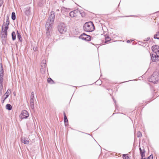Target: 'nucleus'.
Returning a JSON list of instances; mask_svg holds the SVG:
<instances>
[{
    "mask_svg": "<svg viewBox=\"0 0 159 159\" xmlns=\"http://www.w3.org/2000/svg\"><path fill=\"white\" fill-rule=\"evenodd\" d=\"M55 14L54 12L52 11L47 21L46 24V33L48 36L50 35V31L51 30V27L52 26L53 22L54 20V18Z\"/></svg>",
    "mask_w": 159,
    "mask_h": 159,
    "instance_id": "nucleus-1",
    "label": "nucleus"
},
{
    "mask_svg": "<svg viewBox=\"0 0 159 159\" xmlns=\"http://www.w3.org/2000/svg\"><path fill=\"white\" fill-rule=\"evenodd\" d=\"M83 29L86 31L91 32L94 30L95 27L93 23L89 21L85 23L83 26Z\"/></svg>",
    "mask_w": 159,
    "mask_h": 159,
    "instance_id": "nucleus-2",
    "label": "nucleus"
},
{
    "mask_svg": "<svg viewBox=\"0 0 159 159\" xmlns=\"http://www.w3.org/2000/svg\"><path fill=\"white\" fill-rule=\"evenodd\" d=\"M158 80L157 73L156 72H154L152 75L148 79L149 81L154 83H156Z\"/></svg>",
    "mask_w": 159,
    "mask_h": 159,
    "instance_id": "nucleus-3",
    "label": "nucleus"
},
{
    "mask_svg": "<svg viewBox=\"0 0 159 159\" xmlns=\"http://www.w3.org/2000/svg\"><path fill=\"white\" fill-rule=\"evenodd\" d=\"M58 30L59 32L62 34L65 33L67 30L65 25L63 23H61L58 26Z\"/></svg>",
    "mask_w": 159,
    "mask_h": 159,
    "instance_id": "nucleus-4",
    "label": "nucleus"
},
{
    "mask_svg": "<svg viewBox=\"0 0 159 159\" xmlns=\"http://www.w3.org/2000/svg\"><path fill=\"white\" fill-rule=\"evenodd\" d=\"M4 25H3L2 27V40H5L7 37V30L4 29Z\"/></svg>",
    "mask_w": 159,
    "mask_h": 159,
    "instance_id": "nucleus-5",
    "label": "nucleus"
},
{
    "mask_svg": "<svg viewBox=\"0 0 159 159\" xmlns=\"http://www.w3.org/2000/svg\"><path fill=\"white\" fill-rule=\"evenodd\" d=\"M152 51L156 53L157 57H159V46L155 45L153 46L152 48Z\"/></svg>",
    "mask_w": 159,
    "mask_h": 159,
    "instance_id": "nucleus-6",
    "label": "nucleus"
},
{
    "mask_svg": "<svg viewBox=\"0 0 159 159\" xmlns=\"http://www.w3.org/2000/svg\"><path fill=\"white\" fill-rule=\"evenodd\" d=\"M79 38L82 40L86 41H90L91 40V37L89 35H88L85 34H81L79 37Z\"/></svg>",
    "mask_w": 159,
    "mask_h": 159,
    "instance_id": "nucleus-7",
    "label": "nucleus"
},
{
    "mask_svg": "<svg viewBox=\"0 0 159 159\" xmlns=\"http://www.w3.org/2000/svg\"><path fill=\"white\" fill-rule=\"evenodd\" d=\"M28 112L25 110L22 111L20 114V118L22 119H26L29 117Z\"/></svg>",
    "mask_w": 159,
    "mask_h": 159,
    "instance_id": "nucleus-8",
    "label": "nucleus"
},
{
    "mask_svg": "<svg viewBox=\"0 0 159 159\" xmlns=\"http://www.w3.org/2000/svg\"><path fill=\"white\" fill-rule=\"evenodd\" d=\"M139 149L140 151V155L142 158L141 159H143V157H145V152L144 148H143V149H142L141 148L139 147Z\"/></svg>",
    "mask_w": 159,
    "mask_h": 159,
    "instance_id": "nucleus-9",
    "label": "nucleus"
},
{
    "mask_svg": "<svg viewBox=\"0 0 159 159\" xmlns=\"http://www.w3.org/2000/svg\"><path fill=\"white\" fill-rule=\"evenodd\" d=\"M156 54H150L151 59L152 61H157L158 59L156 57Z\"/></svg>",
    "mask_w": 159,
    "mask_h": 159,
    "instance_id": "nucleus-10",
    "label": "nucleus"
},
{
    "mask_svg": "<svg viewBox=\"0 0 159 159\" xmlns=\"http://www.w3.org/2000/svg\"><path fill=\"white\" fill-rule=\"evenodd\" d=\"M46 60H43L41 61V67H42L41 69H43V70H45V68L46 67Z\"/></svg>",
    "mask_w": 159,
    "mask_h": 159,
    "instance_id": "nucleus-11",
    "label": "nucleus"
},
{
    "mask_svg": "<svg viewBox=\"0 0 159 159\" xmlns=\"http://www.w3.org/2000/svg\"><path fill=\"white\" fill-rule=\"evenodd\" d=\"M10 22L9 20H8V19H7L6 22L5 24V25H4V29L8 30V25L9 24ZM4 23H3V25H5Z\"/></svg>",
    "mask_w": 159,
    "mask_h": 159,
    "instance_id": "nucleus-12",
    "label": "nucleus"
},
{
    "mask_svg": "<svg viewBox=\"0 0 159 159\" xmlns=\"http://www.w3.org/2000/svg\"><path fill=\"white\" fill-rule=\"evenodd\" d=\"M64 116L65 125H68V120L67 119V117L65 112H64Z\"/></svg>",
    "mask_w": 159,
    "mask_h": 159,
    "instance_id": "nucleus-13",
    "label": "nucleus"
},
{
    "mask_svg": "<svg viewBox=\"0 0 159 159\" xmlns=\"http://www.w3.org/2000/svg\"><path fill=\"white\" fill-rule=\"evenodd\" d=\"M76 11V10L71 11L69 13L70 16L71 17H73L76 16V14L75 13Z\"/></svg>",
    "mask_w": 159,
    "mask_h": 159,
    "instance_id": "nucleus-14",
    "label": "nucleus"
},
{
    "mask_svg": "<svg viewBox=\"0 0 159 159\" xmlns=\"http://www.w3.org/2000/svg\"><path fill=\"white\" fill-rule=\"evenodd\" d=\"M21 141L22 143L26 144H28L30 143L29 140L26 138H24L23 139H22Z\"/></svg>",
    "mask_w": 159,
    "mask_h": 159,
    "instance_id": "nucleus-15",
    "label": "nucleus"
},
{
    "mask_svg": "<svg viewBox=\"0 0 159 159\" xmlns=\"http://www.w3.org/2000/svg\"><path fill=\"white\" fill-rule=\"evenodd\" d=\"M30 12V7H27L25 8V13L26 15H29Z\"/></svg>",
    "mask_w": 159,
    "mask_h": 159,
    "instance_id": "nucleus-16",
    "label": "nucleus"
},
{
    "mask_svg": "<svg viewBox=\"0 0 159 159\" xmlns=\"http://www.w3.org/2000/svg\"><path fill=\"white\" fill-rule=\"evenodd\" d=\"M17 39L19 41L21 42L22 41V37L20 33H19L18 31H17Z\"/></svg>",
    "mask_w": 159,
    "mask_h": 159,
    "instance_id": "nucleus-17",
    "label": "nucleus"
},
{
    "mask_svg": "<svg viewBox=\"0 0 159 159\" xmlns=\"http://www.w3.org/2000/svg\"><path fill=\"white\" fill-rule=\"evenodd\" d=\"M3 70L2 66V65L1 67V69L0 70V77H3Z\"/></svg>",
    "mask_w": 159,
    "mask_h": 159,
    "instance_id": "nucleus-18",
    "label": "nucleus"
},
{
    "mask_svg": "<svg viewBox=\"0 0 159 159\" xmlns=\"http://www.w3.org/2000/svg\"><path fill=\"white\" fill-rule=\"evenodd\" d=\"M6 107L7 109L11 110L12 108L10 104H7L6 105Z\"/></svg>",
    "mask_w": 159,
    "mask_h": 159,
    "instance_id": "nucleus-19",
    "label": "nucleus"
},
{
    "mask_svg": "<svg viewBox=\"0 0 159 159\" xmlns=\"http://www.w3.org/2000/svg\"><path fill=\"white\" fill-rule=\"evenodd\" d=\"M11 36L12 39L13 40H14L16 39V35L15 33L13 31L11 33Z\"/></svg>",
    "mask_w": 159,
    "mask_h": 159,
    "instance_id": "nucleus-20",
    "label": "nucleus"
},
{
    "mask_svg": "<svg viewBox=\"0 0 159 159\" xmlns=\"http://www.w3.org/2000/svg\"><path fill=\"white\" fill-rule=\"evenodd\" d=\"M3 90V87L2 84L0 83V95H1L2 94Z\"/></svg>",
    "mask_w": 159,
    "mask_h": 159,
    "instance_id": "nucleus-21",
    "label": "nucleus"
},
{
    "mask_svg": "<svg viewBox=\"0 0 159 159\" xmlns=\"http://www.w3.org/2000/svg\"><path fill=\"white\" fill-rule=\"evenodd\" d=\"M11 18L12 20H15L16 19V15L14 12H12L11 14Z\"/></svg>",
    "mask_w": 159,
    "mask_h": 159,
    "instance_id": "nucleus-22",
    "label": "nucleus"
},
{
    "mask_svg": "<svg viewBox=\"0 0 159 159\" xmlns=\"http://www.w3.org/2000/svg\"><path fill=\"white\" fill-rule=\"evenodd\" d=\"M30 107L31 109L34 110V102H30Z\"/></svg>",
    "mask_w": 159,
    "mask_h": 159,
    "instance_id": "nucleus-23",
    "label": "nucleus"
},
{
    "mask_svg": "<svg viewBox=\"0 0 159 159\" xmlns=\"http://www.w3.org/2000/svg\"><path fill=\"white\" fill-rule=\"evenodd\" d=\"M11 90L10 89H8L7 92L5 93V95H8V96H9V95L11 94Z\"/></svg>",
    "mask_w": 159,
    "mask_h": 159,
    "instance_id": "nucleus-24",
    "label": "nucleus"
},
{
    "mask_svg": "<svg viewBox=\"0 0 159 159\" xmlns=\"http://www.w3.org/2000/svg\"><path fill=\"white\" fill-rule=\"evenodd\" d=\"M48 83H50L52 84L54 83V81L52 80L51 78H49L48 79Z\"/></svg>",
    "mask_w": 159,
    "mask_h": 159,
    "instance_id": "nucleus-25",
    "label": "nucleus"
},
{
    "mask_svg": "<svg viewBox=\"0 0 159 159\" xmlns=\"http://www.w3.org/2000/svg\"><path fill=\"white\" fill-rule=\"evenodd\" d=\"M111 40V39L109 37L107 36V37H106V41H105V43H106L109 41H110Z\"/></svg>",
    "mask_w": 159,
    "mask_h": 159,
    "instance_id": "nucleus-26",
    "label": "nucleus"
},
{
    "mask_svg": "<svg viewBox=\"0 0 159 159\" xmlns=\"http://www.w3.org/2000/svg\"><path fill=\"white\" fill-rule=\"evenodd\" d=\"M137 136L138 137H141L142 136V134L140 131H138L137 134Z\"/></svg>",
    "mask_w": 159,
    "mask_h": 159,
    "instance_id": "nucleus-27",
    "label": "nucleus"
},
{
    "mask_svg": "<svg viewBox=\"0 0 159 159\" xmlns=\"http://www.w3.org/2000/svg\"><path fill=\"white\" fill-rule=\"evenodd\" d=\"M123 158L124 159H130L128 156H127L126 155L123 154Z\"/></svg>",
    "mask_w": 159,
    "mask_h": 159,
    "instance_id": "nucleus-28",
    "label": "nucleus"
},
{
    "mask_svg": "<svg viewBox=\"0 0 159 159\" xmlns=\"http://www.w3.org/2000/svg\"><path fill=\"white\" fill-rule=\"evenodd\" d=\"M158 37H159V32H158L155 34L154 35V38Z\"/></svg>",
    "mask_w": 159,
    "mask_h": 159,
    "instance_id": "nucleus-29",
    "label": "nucleus"
},
{
    "mask_svg": "<svg viewBox=\"0 0 159 159\" xmlns=\"http://www.w3.org/2000/svg\"><path fill=\"white\" fill-rule=\"evenodd\" d=\"M34 98V93L33 92H32L31 93L30 98Z\"/></svg>",
    "mask_w": 159,
    "mask_h": 159,
    "instance_id": "nucleus-30",
    "label": "nucleus"
},
{
    "mask_svg": "<svg viewBox=\"0 0 159 159\" xmlns=\"http://www.w3.org/2000/svg\"><path fill=\"white\" fill-rule=\"evenodd\" d=\"M147 159H153V156L152 155H151L148 157L147 158Z\"/></svg>",
    "mask_w": 159,
    "mask_h": 159,
    "instance_id": "nucleus-31",
    "label": "nucleus"
},
{
    "mask_svg": "<svg viewBox=\"0 0 159 159\" xmlns=\"http://www.w3.org/2000/svg\"><path fill=\"white\" fill-rule=\"evenodd\" d=\"M3 1L2 0H0V7L1 6L2 4L3 3Z\"/></svg>",
    "mask_w": 159,
    "mask_h": 159,
    "instance_id": "nucleus-32",
    "label": "nucleus"
},
{
    "mask_svg": "<svg viewBox=\"0 0 159 159\" xmlns=\"http://www.w3.org/2000/svg\"><path fill=\"white\" fill-rule=\"evenodd\" d=\"M96 83H98L99 84H101L102 82H101V80H98L96 82Z\"/></svg>",
    "mask_w": 159,
    "mask_h": 159,
    "instance_id": "nucleus-33",
    "label": "nucleus"
},
{
    "mask_svg": "<svg viewBox=\"0 0 159 159\" xmlns=\"http://www.w3.org/2000/svg\"><path fill=\"white\" fill-rule=\"evenodd\" d=\"M34 98H30V102H34Z\"/></svg>",
    "mask_w": 159,
    "mask_h": 159,
    "instance_id": "nucleus-34",
    "label": "nucleus"
},
{
    "mask_svg": "<svg viewBox=\"0 0 159 159\" xmlns=\"http://www.w3.org/2000/svg\"><path fill=\"white\" fill-rule=\"evenodd\" d=\"M5 95V97L4 98V100H5L9 96H8V95Z\"/></svg>",
    "mask_w": 159,
    "mask_h": 159,
    "instance_id": "nucleus-35",
    "label": "nucleus"
},
{
    "mask_svg": "<svg viewBox=\"0 0 159 159\" xmlns=\"http://www.w3.org/2000/svg\"><path fill=\"white\" fill-rule=\"evenodd\" d=\"M3 81V79H1V80H0V83L2 84Z\"/></svg>",
    "mask_w": 159,
    "mask_h": 159,
    "instance_id": "nucleus-36",
    "label": "nucleus"
},
{
    "mask_svg": "<svg viewBox=\"0 0 159 159\" xmlns=\"http://www.w3.org/2000/svg\"><path fill=\"white\" fill-rule=\"evenodd\" d=\"M155 39H159V37H156L155 38H154Z\"/></svg>",
    "mask_w": 159,
    "mask_h": 159,
    "instance_id": "nucleus-37",
    "label": "nucleus"
},
{
    "mask_svg": "<svg viewBox=\"0 0 159 159\" xmlns=\"http://www.w3.org/2000/svg\"><path fill=\"white\" fill-rule=\"evenodd\" d=\"M7 19H8V20H9V16H8L7 15Z\"/></svg>",
    "mask_w": 159,
    "mask_h": 159,
    "instance_id": "nucleus-38",
    "label": "nucleus"
},
{
    "mask_svg": "<svg viewBox=\"0 0 159 159\" xmlns=\"http://www.w3.org/2000/svg\"><path fill=\"white\" fill-rule=\"evenodd\" d=\"M127 43H129L130 42V41L129 40H128L127 41Z\"/></svg>",
    "mask_w": 159,
    "mask_h": 159,
    "instance_id": "nucleus-39",
    "label": "nucleus"
},
{
    "mask_svg": "<svg viewBox=\"0 0 159 159\" xmlns=\"http://www.w3.org/2000/svg\"><path fill=\"white\" fill-rule=\"evenodd\" d=\"M5 100H4V99L2 101V103H3L5 101Z\"/></svg>",
    "mask_w": 159,
    "mask_h": 159,
    "instance_id": "nucleus-40",
    "label": "nucleus"
},
{
    "mask_svg": "<svg viewBox=\"0 0 159 159\" xmlns=\"http://www.w3.org/2000/svg\"><path fill=\"white\" fill-rule=\"evenodd\" d=\"M3 77H0V80L3 79Z\"/></svg>",
    "mask_w": 159,
    "mask_h": 159,
    "instance_id": "nucleus-41",
    "label": "nucleus"
},
{
    "mask_svg": "<svg viewBox=\"0 0 159 159\" xmlns=\"http://www.w3.org/2000/svg\"><path fill=\"white\" fill-rule=\"evenodd\" d=\"M143 159H147V158H143Z\"/></svg>",
    "mask_w": 159,
    "mask_h": 159,
    "instance_id": "nucleus-42",
    "label": "nucleus"
},
{
    "mask_svg": "<svg viewBox=\"0 0 159 159\" xmlns=\"http://www.w3.org/2000/svg\"><path fill=\"white\" fill-rule=\"evenodd\" d=\"M113 100H114V101L115 103H116V101L115 100H114V99H113Z\"/></svg>",
    "mask_w": 159,
    "mask_h": 159,
    "instance_id": "nucleus-43",
    "label": "nucleus"
},
{
    "mask_svg": "<svg viewBox=\"0 0 159 159\" xmlns=\"http://www.w3.org/2000/svg\"><path fill=\"white\" fill-rule=\"evenodd\" d=\"M148 40H149V39H150L149 38H148Z\"/></svg>",
    "mask_w": 159,
    "mask_h": 159,
    "instance_id": "nucleus-44",
    "label": "nucleus"
},
{
    "mask_svg": "<svg viewBox=\"0 0 159 159\" xmlns=\"http://www.w3.org/2000/svg\"><path fill=\"white\" fill-rule=\"evenodd\" d=\"M66 9V10H68V9H67V8H66V9Z\"/></svg>",
    "mask_w": 159,
    "mask_h": 159,
    "instance_id": "nucleus-45",
    "label": "nucleus"
},
{
    "mask_svg": "<svg viewBox=\"0 0 159 159\" xmlns=\"http://www.w3.org/2000/svg\"><path fill=\"white\" fill-rule=\"evenodd\" d=\"M133 41V40H131V42H132V41Z\"/></svg>",
    "mask_w": 159,
    "mask_h": 159,
    "instance_id": "nucleus-46",
    "label": "nucleus"
}]
</instances>
